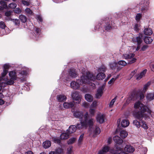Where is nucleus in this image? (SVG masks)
<instances>
[{
    "label": "nucleus",
    "mask_w": 154,
    "mask_h": 154,
    "mask_svg": "<svg viewBox=\"0 0 154 154\" xmlns=\"http://www.w3.org/2000/svg\"><path fill=\"white\" fill-rule=\"evenodd\" d=\"M134 108L135 109L133 112V114L136 119L141 120L144 118L146 119L151 115L150 111H148L147 114L146 113L147 107L140 101H138L135 103Z\"/></svg>",
    "instance_id": "obj_1"
},
{
    "label": "nucleus",
    "mask_w": 154,
    "mask_h": 154,
    "mask_svg": "<svg viewBox=\"0 0 154 154\" xmlns=\"http://www.w3.org/2000/svg\"><path fill=\"white\" fill-rule=\"evenodd\" d=\"M88 113L87 112L83 116L84 119L81 121V124H78L76 127L75 125L70 126L68 130L69 134L74 133L76 130L77 128L79 129L83 128H86L88 126L93 125L94 123V119L92 118H88Z\"/></svg>",
    "instance_id": "obj_2"
},
{
    "label": "nucleus",
    "mask_w": 154,
    "mask_h": 154,
    "mask_svg": "<svg viewBox=\"0 0 154 154\" xmlns=\"http://www.w3.org/2000/svg\"><path fill=\"white\" fill-rule=\"evenodd\" d=\"M82 75L80 79H78L75 81H72L70 83L71 88L74 89H79L81 86H84L85 84L88 83V82L90 80H93L95 78L91 75L86 73V76L84 72L82 71Z\"/></svg>",
    "instance_id": "obj_3"
},
{
    "label": "nucleus",
    "mask_w": 154,
    "mask_h": 154,
    "mask_svg": "<svg viewBox=\"0 0 154 154\" xmlns=\"http://www.w3.org/2000/svg\"><path fill=\"white\" fill-rule=\"evenodd\" d=\"M134 53H130L123 54V57L125 59L128 60L129 64H132L135 62L137 60L136 58L134 57Z\"/></svg>",
    "instance_id": "obj_4"
},
{
    "label": "nucleus",
    "mask_w": 154,
    "mask_h": 154,
    "mask_svg": "<svg viewBox=\"0 0 154 154\" xmlns=\"http://www.w3.org/2000/svg\"><path fill=\"white\" fill-rule=\"evenodd\" d=\"M150 3L149 0H141L139 5L137 6H139L140 10H148Z\"/></svg>",
    "instance_id": "obj_5"
},
{
    "label": "nucleus",
    "mask_w": 154,
    "mask_h": 154,
    "mask_svg": "<svg viewBox=\"0 0 154 154\" xmlns=\"http://www.w3.org/2000/svg\"><path fill=\"white\" fill-rule=\"evenodd\" d=\"M84 72H85L86 76V73H87L89 74H90L91 75H92L93 77H94L95 78V79H94V80H90L89 82H88V83H89V82H90L91 81H94L96 79L98 80H102L105 78V74H104L103 72H100L97 75L96 77L95 76H94L92 74H91L89 72H87V71H85Z\"/></svg>",
    "instance_id": "obj_6"
},
{
    "label": "nucleus",
    "mask_w": 154,
    "mask_h": 154,
    "mask_svg": "<svg viewBox=\"0 0 154 154\" xmlns=\"http://www.w3.org/2000/svg\"><path fill=\"white\" fill-rule=\"evenodd\" d=\"M71 96L73 100L77 101L76 103L79 104L80 103L81 97L78 92L75 91L72 93Z\"/></svg>",
    "instance_id": "obj_7"
},
{
    "label": "nucleus",
    "mask_w": 154,
    "mask_h": 154,
    "mask_svg": "<svg viewBox=\"0 0 154 154\" xmlns=\"http://www.w3.org/2000/svg\"><path fill=\"white\" fill-rule=\"evenodd\" d=\"M103 23H105V29L107 31L110 30L112 29L111 25L110 24V20L109 18H106L103 22Z\"/></svg>",
    "instance_id": "obj_8"
},
{
    "label": "nucleus",
    "mask_w": 154,
    "mask_h": 154,
    "mask_svg": "<svg viewBox=\"0 0 154 154\" xmlns=\"http://www.w3.org/2000/svg\"><path fill=\"white\" fill-rule=\"evenodd\" d=\"M72 112L74 116L76 118L80 119L82 118L83 116V113L77 110H72Z\"/></svg>",
    "instance_id": "obj_9"
},
{
    "label": "nucleus",
    "mask_w": 154,
    "mask_h": 154,
    "mask_svg": "<svg viewBox=\"0 0 154 154\" xmlns=\"http://www.w3.org/2000/svg\"><path fill=\"white\" fill-rule=\"evenodd\" d=\"M14 80L11 78L10 79H8L7 78L5 79L4 80L5 82L2 83V86L3 87H5L6 85H12L14 83Z\"/></svg>",
    "instance_id": "obj_10"
},
{
    "label": "nucleus",
    "mask_w": 154,
    "mask_h": 154,
    "mask_svg": "<svg viewBox=\"0 0 154 154\" xmlns=\"http://www.w3.org/2000/svg\"><path fill=\"white\" fill-rule=\"evenodd\" d=\"M142 35L140 34L138 36L133 38V42L137 43V45H140L142 42Z\"/></svg>",
    "instance_id": "obj_11"
},
{
    "label": "nucleus",
    "mask_w": 154,
    "mask_h": 154,
    "mask_svg": "<svg viewBox=\"0 0 154 154\" xmlns=\"http://www.w3.org/2000/svg\"><path fill=\"white\" fill-rule=\"evenodd\" d=\"M104 89V87L102 86L99 88L97 90V93L96 94V97L99 98L101 97L103 94V90Z\"/></svg>",
    "instance_id": "obj_12"
},
{
    "label": "nucleus",
    "mask_w": 154,
    "mask_h": 154,
    "mask_svg": "<svg viewBox=\"0 0 154 154\" xmlns=\"http://www.w3.org/2000/svg\"><path fill=\"white\" fill-rule=\"evenodd\" d=\"M105 117L103 115L99 114L97 115L96 119L97 122L100 123H102L104 121Z\"/></svg>",
    "instance_id": "obj_13"
},
{
    "label": "nucleus",
    "mask_w": 154,
    "mask_h": 154,
    "mask_svg": "<svg viewBox=\"0 0 154 154\" xmlns=\"http://www.w3.org/2000/svg\"><path fill=\"white\" fill-rule=\"evenodd\" d=\"M147 71L146 69H145L141 72L140 74L136 75V79L137 80H140L142 78L144 77Z\"/></svg>",
    "instance_id": "obj_14"
},
{
    "label": "nucleus",
    "mask_w": 154,
    "mask_h": 154,
    "mask_svg": "<svg viewBox=\"0 0 154 154\" xmlns=\"http://www.w3.org/2000/svg\"><path fill=\"white\" fill-rule=\"evenodd\" d=\"M57 98L58 101L59 102H62L65 101L66 99V97L63 94H60L57 95Z\"/></svg>",
    "instance_id": "obj_15"
},
{
    "label": "nucleus",
    "mask_w": 154,
    "mask_h": 154,
    "mask_svg": "<svg viewBox=\"0 0 154 154\" xmlns=\"http://www.w3.org/2000/svg\"><path fill=\"white\" fill-rule=\"evenodd\" d=\"M124 149L125 151L130 153L133 152L135 150L134 148L130 145H126Z\"/></svg>",
    "instance_id": "obj_16"
},
{
    "label": "nucleus",
    "mask_w": 154,
    "mask_h": 154,
    "mask_svg": "<svg viewBox=\"0 0 154 154\" xmlns=\"http://www.w3.org/2000/svg\"><path fill=\"white\" fill-rule=\"evenodd\" d=\"M137 95L136 93H132L129 95L127 101H128V100L129 101L130 100H134L137 98Z\"/></svg>",
    "instance_id": "obj_17"
},
{
    "label": "nucleus",
    "mask_w": 154,
    "mask_h": 154,
    "mask_svg": "<svg viewBox=\"0 0 154 154\" xmlns=\"http://www.w3.org/2000/svg\"><path fill=\"white\" fill-rule=\"evenodd\" d=\"M109 149V147L107 146H105L103 147L102 150L99 151L98 154H104L108 152Z\"/></svg>",
    "instance_id": "obj_18"
},
{
    "label": "nucleus",
    "mask_w": 154,
    "mask_h": 154,
    "mask_svg": "<svg viewBox=\"0 0 154 154\" xmlns=\"http://www.w3.org/2000/svg\"><path fill=\"white\" fill-rule=\"evenodd\" d=\"M113 140L115 142L119 145H120L123 142V140L118 136H115L113 138Z\"/></svg>",
    "instance_id": "obj_19"
},
{
    "label": "nucleus",
    "mask_w": 154,
    "mask_h": 154,
    "mask_svg": "<svg viewBox=\"0 0 154 154\" xmlns=\"http://www.w3.org/2000/svg\"><path fill=\"white\" fill-rule=\"evenodd\" d=\"M63 106L64 108L68 109L72 108L74 106V104L72 102H64L63 104Z\"/></svg>",
    "instance_id": "obj_20"
},
{
    "label": "nucleus",
    "mask_w": 154,
    "mask_h": 154,
    "mask_svg": "<svg viewBox=\"0 0 154 154\" xmlns=\"http://www.w3.org/2000/svg\"><path fill=\"white\" fill-rule=\"evenodd\" d=\"M130 122L127 119L123 120L121 122V125L122 127H126L129 125Z\"/></svg>",
    "instance_id": "obj_21"
},
{
    "label": "nucleus",
    "mask_w": 154,
    "mask_h": 154,
    "mask_svg": "<svg viewBox=\"0 0 154 154\" xmlns=\"http://www.w3.org/2000/svg\"><path fill=\"white\" fill-rule=\"evenodd\" d=\"M148 100L150 101L154 99V92L148 93L146 96Z\"/></svg>",
    "instance_id": "obj_22"
},
{
    "label": "nucleus",
    "mask_w": 154,
    "mask_h": 154,
    "mask_svg": "<svg viewBox=\"0 0 154 154\" xmlns=\"http://www.w3.org/2000/svg\"><path fill=\"white\" fill-rule=\"evenodd\" d=\"M9 75L11 78L14 80H16L17 76L16 75V72L14 71H11L9 73Z\"/></svg>",
    "instance_id": "obj_23"
},
{
    "label": "nucleus",
    "mask_w": 154,
    "mask_h": 154,
    "mask_svg": "<svg viewBox=\"0 0 154 154\" xmlns=\"http://www.w3.org/2000/svg\"><path fill=\"white\" fill-rule=\"evenodd\" d=\"M153 40V39L151 37L149 36H146L144 39V41L147 44H150L152 42Z\"/></svg>",
    "instance_id": "obj_24"
},
{
    "label": "nucleus",
    "mask_w": 154,
    "mask_h": 154,
    "mask_svg": "<svg viewBox=\"0 0 154 154\" xmlns=\"http://www.w3.org/2000/svg\"><path fill=\"white\" fill-rule=\"evenodd\" d=\"M115 153V154H128L127 153L123 152L122 149L119 147H116Z\"/></svg>",
    "instance_id": "obj_25"
},
{
    "label": "nucleus",
    "mask_w": 154,
    "mask_h": 154,
    "mask_svg": "<svg viewBox=\"0 0 154 154\" xmlns=\"http://www.w3.org/2000/svg\"><path fill=\"white\" fill-rule=\"evenodd\" d=\"M85 98L86 100L89 102H91L93 100V97L89 94H86L85 95Z\"/></svg>",
    "instance_id": "obj_26"
},
{
    "label": "nucleus",
    "mask_w": 154,
    "mask_h": 154,
    "mask_svg": "<svg viewBox=\"0 0 154 154\" xmlns=\"http://www.w3.org/2000/svg\"><path fill=\"white\" fill-rule=\"evenodd\" d=\"M69 74L70 76L73 78H75L77 76L76 73L74 69H70L69 72Z\"/></svg>",
    "instance_id": "obj_27"
},
{
    "label": "nucleus",
    "mask_w": 154,
    "mask_h": 154,
    "mask_svg": "<svg viewBox=\"0 0 154 154\" xmlns=\"http://www.w3.org/2000/svg\"><path fill=\"white\" fill-rule=\"evenodd\" d=\"M151 82L149 81L147 82L143 86V91L145 93L147 90L148 88L151 84Z\"/></svg>",
    "instance_id": "obj_28"
},
{
    "label": "nucleus",
    "mask_w": 154,
    "mask_h": 154,
    "mask_svg": "<svg viewBox=\"0 0 154 154\" xmlns=\"http://www.w3.org/2000/svg\"><path fill=\"white\" fill-rule=\"evenodd\" d=\"M152 33V29L149 28H146L144 30V34L146 35H150Z\"/></svg>",
    "instance_id": "obj_29"
},
{
    "label": "nucleus",
    "mask_w": 154,
    "mask_h": 154,
    "mask_svg": "<svg viewBox=\"0 0 154 154\" xmlns=\"http://www.w3.org/2000/svg\"><path fill=\"white\" fill-rule=\"evenodd\" d=\"M141 122L138 121L137 119H135L133 121V123L137 128H139L141 127Z\"/></svg>",
    "instance_id": "obj_30"
},
{
    "label": "nucleus",
    "mask_w": 154,
    "mask_h": 154,
    "mask_svg": "<svg viewBox=\"0 0 154 154\" xmlns=\"http://www.w3.org/2000/svg\"><path fill=\"white\" fill-rule=\"evenodd\" d=\"M51 142L49 141H46L44 142L43 143V146L45 148H49L51 145Z\"/></svg>",
    "instance_id": "obj_31"
},
{
    "label": "nucleus",
    "mask_w": 154,
    "mask_h": 154,
    "mask_svg": "<svg viewBox=\"0 0 154 154\" xmlns=\"http://www.w3.org/2000/svg\"><path fill=\"white\" fill-rule=\"evenodd\" d=\"M128 135V133L127 131L125 130H122L121 131L120 135L121 138H124L126 137Z\"/></svg>",
    "instance_id": "obj_32"
},
{
    "label": "nucleus",
    "mask_w": 154,
    "mask_h": 154,
    "mask_svg": "<svg viewBox=\"0 0 154 154\" xmlns=\"http://www.w3.org/2000/svg\"><path fill=\"white\" fill-rule=\"evenodd\" d=\"M69 137L68 134L66 133H62L60 136V138L62 140H65L68 139Z\"/></svg>",
    "instance_id": "obj_33"
},
{
    "label": "nucleus",
    "mask_w": 154,
    "mask_h": 154,
    "mask_svg": "<svg viewBox=\"0 0 154 154\" xmlns=\"http://www.w3.org/2000/svg\"><path fill=\"white\" fill-rule=\"evenodd\" d=\"M76 140L77 139L76 137H72L67 141V144L68 145L73 144Z\"/></svg>",
    "instance_id": "obj_34"
},
{
    "label": "nucleus",
    "mask_w": 154,
    "mask_h": 154,
    "mask_svg": "<svg viewBox=\"0 0 154 154\" xmlns=\"http://www.w3.org/2000/svg\"><path fill=\"white\" fill-rule=\"evenodd\" d=\"M139 120L140 121H141V126L142 128H143L144 129H145V130H146L147 129H148V125H147L146 123L145 122L142 121V119L141 120Z\"/></svg>",
    "instance_id": "obj_35"
},
{
    "label": "nucleus",
    "mask_w": 154,
    "mask_h": 154,
    "mask_svg": "<svg viewBox=\"0 0 154 154\" xmlns=\"http://www.w3.org/2000/svg\"><path fill=\"white\" fill-rule=\"evenodd\" d=\"M0 4L3 9H6L8 8V7L7 2L5 1L0 0Z\"/></svg>",
    "instance_id": "obj_36"
},
{
    "label": "nucleus",
    "mask_w": 154,
    "mask_h": 154,
    "mask_svg": "<svg viewBox=\"0 0 154 154\" xmlns=\"http://www.w3.org/2000/svg\"><path fill=\"white\" fill-rule=\"evenodd\" d=\"M19 18L21 21L23 23H25L27 20V18L25 16L23 15H20L19 16Z\"/></svg>",
    "instance_id": "obj_37"
},
{
    "label": "nucleus",
    "mask_w": 154,
    "mask_h": 154,
    "mask_svg": "<svg viewBox=\"0 0 154 154\" xmlns=\"http://www.w3.org/2000/svg\"><path fill=\"white\" fill-rule=\"evenodd\" d=\"M117 65V63L115 62H112L109 64L110 67L112 69H115Z\"/></svg>",
    "instance_id": "obj_38"
},
{
    "label": "nucleus",
    "mask_w": 154,
    "mask_h": 154,
    "mask_svg": "<svg viewBox=\"0 0 154 154\" xmlns=\"http://www.w3.org/2000/svg\"><path fill=\"white\" fill-rule=\"evenodd\" d=\"M17 6V4L13 2L9 5L8 7L10 8L13 9L15 8Z\"/></svg>",
    "instance_id": "obj_39"
},
{
    "label": "nucleus",
    "mask_w": 154,
    "mask_h": 154,
    "mask_svg": "<svg viewBox=\"0 0 154 154\" xmlns=\"http://www.w3.org/2000/svg\"><path fill=\"white\" fill-rule=\"evenodd\" d=\"M106 70V67L103 66H101L98 69V72H105Z\"/></svg>",
    "instance_id": "obj_40"
},
{
    "label": "nucleus",
    "mask_w": 154,
    "mask_h": 154,
    "mask_svg": "<svg viewBox=\"0 0 154 154\" xmlns=\"http://www.w3.org/2000/svg\"><path fill=\"white\" fill-rule=\"evenodd\" d=\"M57 154H63L64 153L63 150L61 148H58L56 150L55 152Z\"/></svg>",
    "instance_id": "obj_41"
},
{
    "label": "nucleus",
    "mask_w": 154,
    "mask_h": 154,
    "mask_svg": "<svg viewBox=\"0 0 154 154\" xmlns=\"http://www.w3.org/2000/svg\"><path fill=\"white\" fill-rule=\"evenodd\" d=\"M116 96L113 99H112V100L110 102V103L109 104V106L110 107L112 108V107L113 105L114 104V103H115V102L116 101Z\"/></svg>",
    "instance_id": "obj_42"
},
{
    "label": "nucleus",
    "mask_w": 154,
    "mask_h": 154,
    "mask_svg": "<svg viewBox=\"0 0 154 154\" xmlns=\"http://www.w3.org/2000/svg\"><path fill=\"white\" fill-rule=\"evenodd\" d=\"M100 128L99 127H96L94 131V134L96 135L100 133Z\"/></svg>",
    "instance_id": "obj_43"
},
{
    "label": "nucleus",
    "mask_w": 154,
    "mask_h": 154,
    "mask_svg": "<svg viewBox=\"0 0 154 154\" xmlns=\"http://www.w3.org/2000/svg\"><path fill=\"white\" fill-rule=\"evenodd\" d=\"M118 64L119 65L124 66L126 65L127 63L124 60H121L118 62Z\"/></svg>",
    "instance_id": "obj_44"
},
{
    "label": "nucleus",
    "mask_w": 154,
    "mask_h": 154,
    "mask_svg": "<svg viewBox=\"0 0 154 154\" xmlns=\"http://www.w3.org/2000/svg\"><path fill=\"white\" fill-rule=\"evenodd\" d=\"M142 17V15L141 14H137L136 15L135 19L138 22Z\"/></svg>",
    "instance_id": "obj_45"
},
{
    "label": "nucleus",
    "mask_w": 154,
    "mask_h": 154,
    "mask_svg": "<svg viewBox=\"0 0 154 154\" xmlns=\"http://www.w3.org/2000/svg\"><path fill=\"white\" fill-rule=\"evenodd\" d=\"M89 111L91 116H92L94 115L95 112V109H92V108L90 107Z\"/></svg>",
    "instance_id": "obj_46"
},
{
    "label": "nucleus",
    "mask_w": 154,
    "mask_h": 154,
    "mask_svg": "<svg viewBox=\"0 0 154 154\" xmlns=\"http://www.w3.org/2000/svg\"><path fill=\"white\" fill-rule=\"evenodd\" d=\"M14 23L16 25L19 26L20 24V21L19 20L17 19H13Z\"/></svg>",
    "instance_id": "obj_47"
},
{
    "label": "nucleus",
    "mask_w": 154,
    "mask_h": 154,
    "mask_svg": "<svg viewBox=\"0 0 154 154\" xmlns=\"http://www.w3.org/2000/svg\"><path fill=\"white\" fill-rule=\"evenodd\" d=\"M97 101H94L93 102L91 106V108L96 107L97 106Z\"/></svg>",
    "instance_id": "obj_48"
},
{
    "label": "nucleus",
    "mask_w": 154,
    "mask_h": 154,
    "mask_svg": "<svg viewBox=\"0 0 154 154\" xmlns=\"http://www.w3.org/2000/svg\"><path fill=\"white\" fill-rule=\"evenodd\" d=\"M53 141L55 143L59 144L60 142V139L56 137H54L52 138Z\"/></svg>",
    "instance_id": "obj_49"
},
{
    "label": "nucleus",
    "mask_w": 154,
    "mask_h": 154,
    "mask_svg": "<svg viewBox=\"0 0 154 154\" xmlns=\"http://www.w3.org/2000/svg\"><path fill=\"white\" fill-rule=\"evenodd\" d=\"M72 148H69L67 149V154H73V152L72 151Z\"/></svg>",
    "instance_id": "obj_50"
},
{
    "label": "nucleus",
    "mask_w": 154,
    "mask_h": 154,
    "mask_svg": "<svg viewBox=\"0 0 154 154\" xmlns=\"http://www.w3.org/2000/svg\"><path fill=\"white\" fill-rule=\"evenodd\" d=\"M82 105L85 108H88L89 106V104L86 102H84L82 103Z\"/></svg>",
    "instance_id": "obj_51"
},
{
    "label": "nucleus",
    "mask_w": 154,
    "mask_h": 154,
    "mask_svg": "<svg viewBox=\"0 0 154 154\" xmlns=\"http://www.w3.org/2000/svg\"><path fill=\"white\" fill-rule=\"evenodd\" d=\"M140 24L138 23L136 24L134 26V28L135 31H137L139 30V27L140 26Z\"/></svg>",
    "instance_id": "obj_52"
},
{
    "label": "nucleus",
    "mask_w": 154,
    "mask_h": 154,
    "mask_svg": "<svg viewBox=\"0 0 154 154\" xmlns=\"http://www.w3.org/2000/svg\"><path fill=\"white\" fill-rule=\"evenodd\" d=\"M8 70L6 69H3V72L2 73V76L4 77L8 73Z\"/></svg>",
    "instance_id": "obj_53"
},
{
    "label": "nucleus",
    "mask_w": 154,
    "mask_h": 154,
    "mask_svg": "<svg viewBox=\"0 0 154 154\" xmlns=\"http://www.w3.org/2000/svg\"><path fill=\"white\" fill-rule=\"evenodd\" d=\"M6 26L5 23L3 21L0 22V28L4 29Z\"/></svg>",
    "instance_id": "obj_54"
},
{
    "label": "nucleus",
    "mask_w": 154,
    "mask_h": 154,
    "mask_svg": "<svg viewBox=\"0 0 154 154\" xmlns=\"http://www.w3.org/2000/svg\"><path fill=\"white\" fill-rule=\"evenodd\" d=\"M12 11L11 10H9L8 11H7L5 13V15L7 17L10 16L12 13Z\"/></svg>",
    "instance_id": "obj_55"
},
{
    "label": "nucleus",
    "mask_w": 154,
    "mask_h": 154,
    "mask_svg": "<svg viewBox=\"0 0 154 154\" xmlns=\"http://www.w3.org/2000/svg\"><path fill=\"white\" fill-rule=\"evenodd\" d=\"M148 46L147 45H145L142 46L141 49V51H145L148 48Z\"/></svg>",
    "instance_id": "obj_56"
},
{
    "label": "nucleus",
    "mask_w": 154,
    "mask_h": 154,
    "mask_svg": "<svg viewBox=\"0 0 154 154\" xmlns=\"http://www.w3.org/2000/svg\"><path fill=\"white\" fill-rule=\"evenodd\" d=\"M147 151L146 148H143L142 149V152L140 153V154H146Z\"/></svg>",
    "instance_id": "obj_57"
},
{
    "label": "nucleus",
    "mask_w": 154,
    "mask_h": 154,
    "mask_svg": "<svg viewBox=\"0 0 154 154\" xmlns=\"http://www.w3.org/2000/svg\"><path fill=\"white\" fill-rule=\"evenodd\" d=\"M83 135H84L83 134H82L80 136V137L79 138V140H78V143L79 144L81 143V142H82V140L83 137Z\"/></svg>",
    "instance_id": "obj_58"
},
{
    "label": "nucleus",
    "mask_w": 154,
    "mask_h": 154,
    "mask_svg": "<svg viewBox=\"0 0 154 154\" xmlns=\"http://www.w3.org/2000/svg\"><path fill=\"white\" fill-rule=\"evenodd\" d=\"M116 79V78L115 79L112 78V79H111V80L108 82V84H111L114 82V81Z\"/></svg>",
    "instance_id": "obj_59"
},
{
    "label": "nucleus",
    "mask_w": 154,
    "mask_h": 154,
    "mask_svg": "<svg viewBox=\"0 0 154 154\" xmlns=\"http://www.w3.org/2000/svg\"><path fill=\"white\" fill-rule=\"evenodd\" d=\"M9 65L8 64H5L3 66V69L7 70L9 68Z\"/></svg>",
    "instance_id": "obj_60"
},
{
    "label": "nucleus",
    "mask_w": 154,
    "mask_h": 154,
    "mask_svg": "<svg viewBox=\"0 0 154 154\" xmlns=\"http://www.w3.org/2000/svg\"><path fill=\"white\" fill-rule=\"evenodd\" d=\"M137 70L136 69H135L132 72L131 74L130 75V77L131 78L133 77V76L134 75V74L137 72Z\"/></svg>",
    "instance_id": "obj_61"
},
{
    "label": "nucleus",
    "mask_w": 154,
    "mask_h": 154,
    "mask_svg": "<svg viewBox=\"0 0 154 154\" xmlns=\"http://www.w3.org/2000/svg\"><path fill=\"white\" fill-rule=\"evenodd\" d=\"M112 137H110L109 138H108L107 141V143L108 144H110L112 142Z\"/></svg>",
    "instance_id": "obj_62"
},
{
    "label": "nucleus",
    "mask_w": 154,
    "mask_h": 154,
    "mask_svg": "<svg viewBox=\"0 0 154 154\" xmlns=\"http://www.w3.org/2000/svg\"><path fill=\"white\" fill-rule=\"evenodd\" d=\"M37 19L40 22H42V19L41 17L40 16L38 15L37 16Z\"/></svg>",
    "instance_id": "obj_63"
},
{
    "label": "nucleus",
    "mask_w": 154,
    "mask_h": 154,
    "mask_svg": "<svg viewBox=\"0 0 154 154\" xmlns=\"http://www.w3.org/2000/svg\"><path fill=\"white\" fill-rule=\"evenodd\" d=\"M20 74L23 75H27V73L26 71H21L20 72Z\"/></svg>",
    "instance_id": "obj_64"
}]
</instances>
